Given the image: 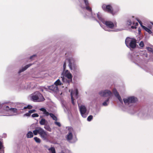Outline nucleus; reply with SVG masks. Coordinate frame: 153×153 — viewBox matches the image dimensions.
Here are the masks:
<instances>
[{
	"mask_svg": "<svg viewBox=\"0 0 153 153\" xmlns=\"http://www.w3.org/2000/svg\"><path fill=\"white\" fill-rule=\"evenodd\" d=\"M78 104L79 107V110L81 115L83 117L85 118L87 115L86 113L87 109L86 107L84 105H81L79 106V104Z\"/></svg>",
	"mask_w": 153,
	"mask_h": 153,
	"instance_id": "8",
	"label": "nucleus"
},
{
	"mask_svg": "<svg viewBox=\"0 0 153 153\" xmlns=\"http://www.w3.org/2000/svg\"><path fill=\"white\" fill-rule=\"evenodd\" d=\"M48 150L51 151L52 153H56L55 149L53 147L50 148L48 149Z\"/></svg>",
	"mask_w": 153,
	"mask_h": 153,
	"instance_id": "29",
	"label": "nucleus"
},
{
	"mask_svg": "<svg viewBox=\"0 0 153 153\" xmlns=\"http://www.w3.org/2000/svg\"><path fill=\"white\" fill-rule=\"evenodd\" d=\"M109 97L103 103L102 105L104 106H106L108 105L107 102H108Z\"/></svg>",
	"mask_w": 153,
	"mask_h": 153,
	"instance_id": "28",
	"label": "nucleus"
},
{
	"mask_svg": "<svg viewBox=\"0 0 153 153\" xmlns=\"http://www.w3.org/2000/svg\"><path fill=\"white\" fill-rule=\"evenodd\" d=\"M103 23L107 27L111 29H113L117 27L116 24H114L112 22L110 21L105 20Z\"/></svg>",
	"mask_w": 153,
	"mask_h": 153,
	"instance_id": "7",
	"label": "nucleus"
},
{
	"mask_svg": "<svg viewBox=\"0 0 153 153\" xmlns=\"http://www.w3.org/2000/svg\"><path fill=\"white\" fill-rule=\"evenodd\" d=\"M139 24H140V25L141 26V27L143 28V27H145V26L143 25V23L142 22H139Z\"/></svg>",
	"mask_w": 153,
	"mask_h": 153,
	"instance_id": "44",
	"label": "nucleus"
},
{
	"mask_svg": "<svg viewBox=\"0 0 153 153\" xmlns=\"http://www.w3.org/2000/svg\"><path fill=\"white\" fill-rule=\"evenodd\" d=\"M48 88L49 89L56 92L58 91L59 90L58 87L54 85L49 86Z\"/></svg>",
	"mask_w": 153,
	"mask_h": 153,
	"instance_id": "12",
	"label": "nucleus"
},
{
	"mask_svg": "<svg viewBox=\"0 0 153 153\" xmlns=\"http://www.w3.org/2000/svg\"><path fill=\"white\" fill-rule=\"evenodd\" d=\"M68 72H70L68 70H66L65 71V74H67V73H68Z\"/></svg>",
	"mask_w": 153,
	"mask_h": 153,
	"instance_id": "46",
	"label": "nucleus"
},
{
	"mask_svg": "<svg viewBox=\"0 0 153 153\" xmlns=\"http://www.w3.org/2000/svg\"><path fill=\"white\" fill-rule=\"evenodd\" d=\"M123 100L125 104L134 103L137 101V98L134 97H130L127 99H124Z\"/></svg>",
	"mask_w": 153,
	"mask_h": 153,
	"instance_id": "6",
	"label": "nucleus"
},
{
	"mask_svg": "<svg viewBox=\"0 0 153 153\" xmlns=\"http://www.w3.org/2000/svg\"><path fill=\"white\" fill-rule=\"evenodd\" d=\"M92 118L93 116L92 115H90L88 117L87 120L88 121H91Z\"/></svg>",
	"mask_w": 153,
	"mask_h": 153,
	"instance_id": "38",
	"label": "nucleus"
},
{
	"mask_svg": "<svg viewBox=\"0 0 153 153\" xmlns=\"http://www.w3.org/2000/svg\"><path fill=\"white\" fill-rule=\"evenodd\" d=\"M54 84L56 86H57L58 85H62V83L59 79H58L54 82Z\"/></svg>",
	"mask_w": 153,
	"mask_h": 153,
	"instance_id": "18",
	"label": "nucleus"
},
{
	"mask_svg": "<svg viewBox=\"0 0 153 153\" xmlns=\"http://www.w3.org/2000/svg\"><path fill=\"white\" fill-rule=\"evenodd\" d=\"M71 99L72 103L73 105H75V102H74V98L73 97V92H71Z\"/></svg>",
	"mask_w": 153,
	"mask_h": 153,
	"instance_id": "23",
	"label": "nucleus"
},
{
	"mask_svg": "<svg viewBox=\"0 0 153 153\" xmlns=\"http://www.w3.org/2000/svg\"><path fill=\"white\" fill-rule=\"evenodd\" d=\"M30 115V114L28 112V113H26L24 115V116H26L27 117H29Z\"/></svg>",
	"mask_w": 153,
	"mask_h": 153,
	"instance_id": "43",
	"label": "nucleus"
},
{
	"mask_svg": "<svg viewBox=\"0 0 153 153\" xmlns=\"http://www.w3.org/2000/svg\"><path fill=\"white\" fill-rule=\"evenodd\" d=\"M41 91L43 92V89H42L41 90Z\"/></svg>",
	"mask_w": 153,
	"mask_h": 153,
	"instance_id": "49",
	"label": "nucleus"
},
{
	"mask_svg": "<svg viewBox=\"0 0 153 153\" xmlns=\"http://www.w3.org/2000/svg\"><path fill=\"white\" fill-rule=\"evenodd\" d=\"M102 7L104 11L112 14L113 16L116 15L119 11L118 9L114 10L113 7L110 4L107 5L103 4Z\"/></svg>",
	"mask_w": 153,
	"mask_h": 153,
	"instance_id": "2",
	"label": "nucleus"
},
{
	"mask_svg": "<svg viewBox=\"0 0 153 153\" xmlns=\"http://www.w3.org/2000/svg\"><path fill=\"white\" fill-rule=\"evenodd\" d=\"M2 140L0 139V153H4V147L3 142L1 141Z\"/></svg>",
	"mask_w": 153,
	"mask_h": 153,
	"instance_id": "13",
	"label": "nucleus"
},
{
	"mask_svg": "<svg viewBox=\"0 0 153 153\" xmlns=\"http://www.w3.org/2000/svg\"><path fill=\"white\" fill-rule=\"evenodd\" d=\"M132 24V22L131 20L128 19L126 22V25L128 26H130Z\"/></svg>",
	"mask_w": 153,
	"mask_h": 153,
	"instance_id": "32",
	"label": "nucleus"
},
{
	"mask_svg": "<svg viewBox=\"0 0 153 153\" xmlns=\"http://www.w3.org/2000/svg\"><path fill=\"white\" fill-rule=\"evenodd\" d=\"M7 107H9V106H7Z\"/></svg>",
	"mask_w": 153,
	"mask_h": 153,
	"instance_id": "50",
	"label": "nucleus"
},
{
	"mask_svg": "<svg viewBox=\"0 0 153 153\" xmlns=\"http://www.w3.org/2000/svg\"><path fill=\"white\" fill-rule=\"evenodd\" d=\"M33 137V133L31 131H29L27 134V138H31Z\"/></svg>",
	"mask_w": 153,
	"mask_h": 153,
	"instance_id": "17",
	"label": "nucleus"
},
{
	"mask_svg": "<svg viewBox=\"0 0 153 153\" xmlns=\"http://www.w3.org/2000/svg\"><path fill=\"white\" fill-rule=\"evenodd\" d=\"M59 127H60L61 125H57Z\"/></svg>",
	"mask_w": 153,
	"mask_h": 153,
	"instance_id": "48",
	"label": "nucleus"
},
{
	"mask_svg": "<svg viewBox=\"0 0 153 153\" xmlns=\"http://www.w3.org/2000/svg\"><path fill=\"white\" fill-rule=\"evenodd\" d=\"M9 110L14 113H17V109L16 108H11Z\"/></svg>",
	"mask_w": 153,
	"mask_h": 153,
	"instance_id": "27",
	"label": "nucleus"
},
{
	"mask_svg": "<svg viewBox=\"0 0 153 153\" xmlns=\"http://www.w3.org/2000/svg\"><path fill=\"white\" fill-rule=\"evenodd\" d=\"M113 92L116 97H117L119 95L118 92L117 91V90L115 88H114L113 89Z\"/></svg>",
	"mask_w": 153,
	"mask_h": 153,
	"instance_id": "24",
	"label": "nucleus"
},
{
	"mask_svg": "<svg viewBox=\"0 0 153 153\" xmlns=\"http://www.w3.org/2000/svg\"><path fill=\"white\" fill-rule=\"evenodd\" d=\"M36 111L35 110L33 109V110H30L29 111V112L30 114H32L33 113L35 112Z\"/></svg>",
	"mask_w": 153,
	"mask_h": 153,
	"instance_id": "41",
	"label": "nucleus"
},
{
	"mask_svg": "<svg viewBox=\"0 0 153 153\" xmlns=\"http://www.w3.org/2000/svg\"><path fill=\"white\" fill-rule=\"evenodd\" d=\"M66 77L69 80L68 81V82L69 83L72 82V74L70 72H68L65 74Z\"/></svg>",
	"mask_w": 153,
	"mask_h": 153,
	"instance_id": "10",
	"label": "nucleus"
},
{
	"mask_svg": "<svg viewBox=\"0 0 153 153\" xmlns=\"http://www.w3.org/2000/svg\"><path fill=\"white\" fill-rule=\"evenodd\" d=\"M40 110L43 112V114H45L46 116H48L49 115V113L46 110L43 108H41L40 109Z\"/></svg>",
	"mask_w": 153,
	"mask_h": 153,
	"instance_id": "15",
	"label": "nucleus"
},
{
	"mask_svg": "<svg viewBox=\"0 0 153 153\" xmlns=\"http://www.w3.org/2000/svg\"><path fill=\"white\" fill-rule=\"evenodd\" d=\"M44 128L45 129L49 131H51V128H50L49 125H45Z\"/></svg>",
	"mask_w": 153,
	"mask_h": 153,
	"instance_id": "21",
	"label": "nucleus"
},
{
	"mask_svg": "<svg viewBox=\"0 0 153 153\" xmlns=\"http://www.w3.org/2000/svg\"><path fill=\"white\" fill-rule=\"evenodd\" d=\"M35 95L31 97L32 100L33 101H42L45 100L42 95L39 92L36 91L35 93Z\"/></svg>",
	"mask_w": 153,
	"mask_h": 153,
	"instance_id": "4",
	"label": "nucleus"
},
{
	"mask_svg": "<svg viewBox=\"0 0 153 153\" xmlns=\"http://www.w3.org/2000/svg\"><path fill=\"white\" fill-rule=\"evenodd\" d=\"M144 45V43L143 41H142L140 42L139 44V46L141 47H143Z\"/></svg>",
	"mask_w": 153,
	"mask_h": 153,
	"instance_id": "40",
	"label": "nucleus"
},
{
	"mask_svg": "<svg viewBox=\"0 0 153 153\" xmlns=\"http://www.w3.org/2000/svg\"><path fill=\"white\" fill-rule=\"evenodd\" d=\"M137 21L139 23V22H141V21L139 20H137Z\"/></svg>",
	"mask_w": 153,
	"mask_h": 153,
	"instance_id": "47",
	"label": "nucleus"
},
{
	"mask_svg": "<svg viewBox=\"0 0 153 153\" xmlns=\"http://www.w3.org/2000/svg\"><path fill=\"white\" fill-rule=\"evenodd\" d=\"M85 6L89 5V4L88 0H84Z\"/></svg>",
	"mask_w": 153,
	"mask_h": 153,
	"instance_id": "34",
	"label": "nucleus"
},
{
	"mask_svg": "<svg viewBox=\"0 0 153 153\" xmlns=\"http://www.w3.org/2000/svg\"><path fill=\"white\" fill-rule=\"evenodd\" d=\"M34 139L35 141L38 143H40L41 142V140L37 137H35L34 138Z\"/></svg>",
	"mask_w": 153,
	"mask_h": 153,
	"instance_id": "25",
	"label": "nucleus"
},
{
	"mask_svg": "<svg viewBox=\"0 0 153 153\" xmlns=\"http://www.w3.org/2000/svg\"><path fill=\"white\" fill-rule=\"evenodd\" d=\"M36 111L35 110L33 109V110H30L29 111V112L30 114H32L33 113L35 112Z\"/></svg>",
	"mask_w": 153,
	"mask_h": 153,
	"instance_id": "42",
	"label": "nucleus"
},
{
	"mask_svg": "<svg viewBox=\"0 0 153 153\" xmlns=\"http://www.w3.org/2000/svg\"><path fill=\"white\" fill-rule=\"evenodd\" d=\"M39 116V115L37 113L33 114L32 115V117H38Z\"/></svg>",
	"mask_w": 153,
	"mask_h": 153,
	"instance_id": "39",
	"label": "nucleus"
},
{
	"mask_svg": "<svg viewBox=\"0 0 153 153\" xmlns=\"http://www.w3.org/2000/svg\"><path fill=\"white\" fill-rule=\"evenodd\" d=\"M100 95L102 97H110L111 94V92L109 90H105L104 91H100L99 93Z\"/></svg>",
	"mask_w": 153,
	"mask_h": 153,
	"instance_id": "9",
	"label": "nucleus"
},
{
	"mask_svg": "<svg viewBox=\"0 0 153 153\" xmlns=\"http://www.w3.org/2000/svg\"><path fill=\"white\" fill-rule=\"evenodd\" d=\"M46 120L44 118H42L39 122L40 124H45Z\"/></svg>",
	"mask_w": 153,
	"mask_h": 153,
	"instance_id": "30",
	"label": "nucleus"
},
{
	"mask_svg": "<svg viewBox=\"0 0 153 153\" xmlns=\"http://www.w3.org/2000/svg\"><path fill=\"white\" fill-rule=\"evenodd\" d=\"M116 97L119 100V101L121 103H123V102L120 96V95H118V96H117Z\"/></svg>",
	"mask_w": 153,
	"mask_h": 153,
	"instance_id": "33",
	"label": "nucleus"
},
{
	"mask_svg": "<svg viewBox=\"0 0 153 153\" xmlns=\"http://www.w3.org/2000/svg\"><path fill=\"white\" fill-rule=\"evenodd\" d=\"M78 91L77 89H76L75 90V97L76 98H78Z\"/></svg>",
	"mask_w": 153,
	"mask_h": 153,
	"instance_id": "35",
	"label": "nucleus"
},
{
	"mask_svg": "<svg viewBox=\"0 0 153 153\" xmlns=\"http://www.w3.org/2000/svg\"><path fill=\"white\" fill-rule=\"evenodd\" d=\"M85 9L87 10L90 12L91 13L92 12V9L90 7L89 5L85 6Z\"/></svg>",
	"mask_w": 153,
	"mask_h": 153,
	"instance_id": "26",
	"label": "nucleus"
},
{
	"mask_svg": "<svg viewBox=\"0 0 153 153\" xmlns=\"http://www.w3.org/2000/svg\"><path fill=\"white\" fill-rule=\"evenodd\" d=\"M32 108V106L30 105H28L27 107H25L23 108V110L27 108L30 109Z\"/></svg>",
	"mask_w": 153,
	"mask_h": 153,
	"instance_id": "31",
	"label": "nucleus"
},
{
	"mask_svg": "<svg viewBox=\"0 0 153 153\" xmlns=\"http://www.w3.org/2000/svg\"><path fill=\"white\" fill-rule=\"evenodd\" d=\"M36 56V55H33L31 56L30 57V59H32L33 57H35Z\"/></svg>",
	"mask_w": 153,
	"mask_h": 153,
	"instance_id": "45",
	"label": "nucleus"
},
{
	"mask_svg": "<svg viewBox=\"0 0 153 153\" xmlns=\"http://www.w3.org/2000/svg\"><path fill=\"white\" fill-rule=\"evenodd\" d=\"M132 23H133V25H135L134 26H132L131 27V28H132V29H136L138 25V23L137 22L135 23L134 22H132Z\"/></svg>",
	"mask_w": 153,
	"mask_h": 153,
	"instance_id": "22",
	"label": "nucleus"
},
{
	"mask_svg": "<svg viewBox=\"0 0 153 153\" xmlns=\"http://www.w3.org/2000/svg\"><path fill=\"white\" fill-rule=\"evenodd\" d=\"M147 50L149 51L150 52H153V49L150 47H148L147 48Z\"/></svg>",
	"mask_w": 153,
	"mask_h": 153,
	"instance_id": "37",
	"label": "nucleus"
},
{
	"mask_svg": "<svg viewBox=\"0 0 153 153\" xmlns=\"http://www.w3.org/2000/svg\"><path fill=\"white\" fill-rule=\"evenodd\" d=\"M32 65V64H29L28 65H26L25 66L24 68H22V69H20L19 72V73L25 71L30 66Z\"/></svg>",
	"mask_w": 153,
	"mask_h": 153,
	"instance_id": "14",
	"label": "nucleus"
},
{
	"mask_svg": "<svg viewBox=\"0 0 153 153\" xmlns=\"http://www.w3.org/2000/svg\"><path fill=\"white\" fill-rule=\"evenodd\" d=\"M33 132L35 135L39 134L41 138L44 140L47 139L49 137V135L47 133L40 127L36 128L33 131Z\"/></svg>",
	"mask_w": 153,
	"mask_h": 153,
	"instance_id": "1",
	"label": "nucleus"
},
{
	"mask_svg": "<svg viewBox=\"0 0 153 153\" xmlns=\"http://www.w3.org/2000/svg\"><path fill=\"white\" fill-rule=\"evenodd\" d=\"M97 17L98 18V19L100 21H101L103 23L105 20L102 17L101 15H100L99 14H97Z\"/></svg>",
	"mask_w": 153,
	"mask_h": 153,
	"instance_id": "19",
	"label": "nucleus"
},
{
	"mask_svg": "<svg viewBox=\"0 0 153 153\" xmlns=\"http://www.w3.org/2000/svg\"><path fill=\"white\" fill-rule=\"evenodd\" d=\"M73 138V135L71 132H70L69 134L67 135L66 138L68 140H69L72 139Z\"/></svg>",
	"mask_w": 153,
	"mask_h": 153,
	"instance_id": "16",
	"label": "nucleus"
},
{
	"mask_svg": "<svg viewBox=\"0 0 153 153\" xmlns=\"http://www.w3.org/2000/svg\"><path fill=\"white\" fill-rule=\"evenodd\" d=\"M66 60H67L69 62L68 66L69 67L70 69L71 70H73L74 71H77V67L76 65L74 63L72 62L70 59L67 58L66 59Z\"/></svg>",
	"mask_w": 153,
	"mask_h": 153,
	"instance_id": "5",
	"label": "nucleus"
},
{
	"mask_svg": "<svg viewBox=\"0 0 153 153\" xmlns=\"http://www.w3.org/2000/svg\"><path fill=\"white\" fill-rule=\"evenodd\" d=\"M49 115H50L53 120L55 121V124H60L59 122L56 121L57 118L52 113H49Z\"/></svg>",
	"mask_w": 153,
	"mask_h": 153,
	"instance_id": "11",
	"label": "nucleus"
},
{
	"mask_svg": "<svg viewBox=\"0 0 153 153\" xmlns=\"http://www.w3.org/2000/svg\"><path fill=\"white\" fill-rule=\"evenodd\" d=\"M125 42L126 46L128 48L134 49L136 46L137 41L134 38L128 37L126 39Z\"/></svg>",
	"mask_w": 153,
	"mask_h": 153,
	"instance_id": "3",
	"label": "nucleus"
},
{
	"mask_svg": "<svg viewBox=\"0 0 153 153\" xmlns=\"http://www.w3.org/2000/svg\"><path fill=\"white\" fill-rule=\"evenodd\" d=\"M143 27V29H144L147 32L151 34L152 33V32L151 30L149 28H148L147 27H146V26Z\"/></svg>",
	"mask_w": 153,
	"mask_h": 153,
	"instance_id": "20",
	"label": "nucleus"
},
{
	"mask_svg": "<svg viewBox=\"0 0 153 153\" xmlns=\"http://www.w3.org/2000/svg\"><path fill=\"white\" fill-rule=\"evenodd\" d=\"M66 66V62L65 61L64 63L63 66V70L64 71L65 70Z\"/></svg>",
	"mask_w": 153,
	"mask_h": 153,
	"instance_id": "36",
	"label": "nucleus"
}]
</instances>
